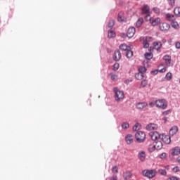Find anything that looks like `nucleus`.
Instances as JSON below:
<instances>
[{"instance_id":"1","label":"nucleus","mask_w":180,"mask_h":180,"mask_svg":"<svg viewBox=\"0 0 180 180\" xmlns=\"http://www.w3.org/2000/svg\"><path fill=\"white\" fill-rule=\"evenodd\" d=\"M145 20H146V22H149L153 26H158V25L161 23V18L159 17H151L150 15H147L145 17Z\"/></svg>"},{"instance_id":"2","label":"nucleus","mask_w":180,"mask_h":180,"mask_svg":"<svg viewBox=\"0 0 180 180\" xmlns=\"http://www.w3.org/2000/svg\"><path fill=\"white\" fill-rule=\"evenodd\" d=\"M143 175L146 176V178H149V179H153L157 175V170L155 169H145L143 171Z\"/></svg>"},{"instance_id":"3","label":"nucleus","mask_w":180,"mask_h":180,"mask_svg":"<svg viewBox=\"0 0 180 180\" xmlns=\"http://www.w3.org/2000/svg\"><path fill=\"white\" fill-rule=\"evenodd\" d=\"M156 108L159 109H162L163 110L167 109V106H168V103L165 99H159L155 101Z\"/></svg>"},{"instance_id":"4","label":"nucleus","mask_w":180,"mask_h":180,"mask_svg":"<svg viewBox=\"0 0 180 180\" xmlns=\"http://www.w3.org/2000/svg\"><path fill=\"white\" fill-rule=\"evenodd\" d=\"M114 92L115 94V101H117V102L122 101V99L124 98V93L117 89V88H114Z\"/></svg>"},{"instance_id":"5","label":"nucleus","mask_w":180,"mask_h":180,"mask_svg":"<svg viewBox=\"0 0 180 180\" xmlns=\"http://www.w3.org/2000/svg\"><path fill=\"white\" fill-rule=\"evenodd\" d=\"M135 139L138 143H143L146 140V134L143 131H138L135 134Z\"/></svg>"},{"instance_id":"6","label":"nucleus","mask_w":180,"mask_h":180,"mask_svg":"<svg viewBox=\"0 0 180 180\" xmlns=\"http://www.w3.org/2000/svg\"><path fill=\"white\" fill-rule=\"evenodd\" d=\"M169 24L167 22H161L159 25V29L161 32H168V30H169Z\"/></svg>"},{"instance_id":"7","label":"nucleus","mask_w":180,"mask_h":180,"mask_svg":"<svg viewBox=\"0 0 180 180\" xmlns=\"http://www.w3.org/2000/svg\"><path fill=\"white\" fill-rule=\"evenodd\" d=\"M160 140H162L165 144H169V143H171V137L168 135L161 134Z\"/></svg>"},{"instance_id":"8","label":"nucleus","mask_w":180,"mask_h":180,"mask_svg":"<svg viewBox=\"0 0 180 180\" xmlns=\"http://www.w3.org/2000/svg\"><path fill=\"white\" fill-rule=\"evenodd\" d=\"M149 136L153 141H155V140H158V139H161V135H160V134H158V132L157 131L150 132Z\"/></svg>"},{"instance_id":"9","label":"nucleus","mask_w":180,"mask_h":180,"mask_svg":"<svg viewBox=\"0 0 180 180\" xmlns=\"http://www.w3.org/2000/svg\"><path fill=\"white\" fill-rule=\"evenodd\" d=\"M136 34V28L131 27L128 29L127 32V36L129 39H131L133 36Z\"/></svg>"},{"instance_id":"10","label":"nucleus","mask_w":180,"mask_h":180,"mask_svg":"<svg viewBox=\"0 0 180 180\" xmlns=\"http://www.w3.org/2000/svg\"><path fill=\"white\" fill-rule=\"evenodd\" d=\"M163 60L165 61V65L167 67H171V63L172 62V59L170 56L165 55L163 57Z\"/></svg>"},{"instance_id":"11","label":"nucleus","mask_w":180,"mask_h":180,"mask_svg":"<svg viewBox=\"0 0 180 180\" xmlns=\"http://www.w3.org/2000/svg\"><path fill=\"white\" fill-rule=\"evenodd\" d=\"M147 106H148V103L146 102L138 103L136 104V108L139 110H143V109H144V108H147Z\"/></svg>"},{"instance_id":"12","label":"nucleus","mask_w":180,"mask_h":180,"mask_svg":"<svg viewBox=\"0 0 180 180\" xmlns=\"http://www.w3.org/2000/svg\"><path fill=\"white\" fill-rule=\"evenodd\" d=\"M121 58H122V53H120V51L119 50L115 51L114 53L115 61H120Z\"/></svg>"},{"instance_id":"13","label":"nucleus","mask_w":180,"mask_h":180,"mask_svg":"<svg viewBox=\"0 0 180 180\" xmlns=\"http://www.w3.org/2000/svg\"><path fill=\"white\" fill-rule=\"evenodd\" d=\"M158 129V125L156 124H149L146 126V129L151 131V130H157Z\"/></svg>"},{"instance_id":"14","label":"nucleus","mask_w":180,"mask_h":180,"mask_svg":"<svg viewBox=\"0 0 180 180\" xmlns=\"http://www.w3.org/2000/svg\"><path fill=\"white\" fill-rule=\"evenodd\" d=\"M178 133V127L174 126L169 130V136H175Z\"/></svg>"},{"instance_id":"15","label":"nucleus","mask_w":180,"mask_h":180,"mask_svg":"<svg viewBox=\"0 0 180 180\" xmlns=\"http://www.w3.org/2000/svg\"><path fill=\"white\" fill-rule=\"evenodd\" d=\"M120 49L122 51H127L128 50H131V46H127L126 44H122L120 46Z\"/></svg>"},{"instance_id":"16","label":"nucleus","mask_w":180,"mask_h":180,"mask_svg":"<svg viewBox=\"0 0 180 180\" xmlns=\"http://www.w3.org/2000/svg\"><path fill=\"white\" fill-rule=\"evenodd\" d=\"M138 158L140 161H146V152L141 151L138 153Z\"/></svg>"},{"instance_id":"17","label":"nucleus","mask_w":180,"mask_h":180,"mask_svg":"<svg viewBox=\"0 0 180 180\" xmlns=\"http://www.w3.org/2000/svg\"><path fill=\"white\" fill-rule=\"evenodd\" d=\"M142 13L143 15H150V8L148 7V6L146 5L143 6Z\"/></svg>"},{"instance_id":"18","label":"nucleus","mask_w":180,"mask_h":180,"mask_svg":"<svg viewBox=\"0 0 180 180\" xmlns=\"http://www.w3.org/2000/svg\"><path fill=\"white\" fill-rule=\"evenodd\" d=\"M125 140L127 144H131V143H133V141H134V137L132 136L131 134H128L125 137Z\"/></svg>"},{"instance_id":"19","label":"nucleus","mask_w":180,"mask_h":180,"mask_svg":"<svg viewBox=\"0 0 180 180\" xmlns=\"http://www.w3.org/2000/svg\"><path fill=\"white\" fill-rule=\"evenodd\" d=\"M153 147L155 150H161V148H162V142L156 141Z\"/></svg>"},{"instance_id":"20","label":"nucleus","mask_w":180,"mask_h":180,"mask_svg":"<svg viewBox=\"0 0 180 180\" xmlns=\"http://www.w3.org/2000/svg\"><path fill=\"white\" fill-rule=\"evenodd\" d=\"M172 155H179L180 154V148L179 147H175L172 149Z\"/></svg>"},{"instance_id":"21","label":"nucleus","mask_w":180,"mask_h":180,"mask_svg":"<svg viewBox=\"0 0 180 180\" xmlns=\"http://www.w3.org/2000/svg\"><path fill=\"white\" fill-rule=\"evenodd\" d=\"M166 19L169 22H174V20H175V16H174L172 14L167 13L166 14Z\"/></svg>"},{"instance_id":"22","label":"nucleus","mask_w":180,"mask_h":180,"mask_svg":"<svg viewBox=\"0 0 180 180\" xmlns=\"http://www.w3.org/2000/svg\"><path fill=\"white\" fill-rule=\"evenodd\" d=\"M153 46L155 50H160V49H161L162 46V44L160 41H155L153 43Z\"/></svg>"},{"instance_id":"23","label":"nucleus","mask_w":180,"mask_h":180,"mask_svg":"<svg viewBox=\"0 0 180 180\" xmlns=\"http://www.w3.org/2000/svg\"><path fill=\"white\" fill-rule=\"evenodd\" d=\"M114 37H116V33L112 30H110L108 31V38L113 39Z\"/></svg>"},{"instance_id":"24","label":"nucleus","mask_w":180,"mask_h":180,"mask_svg":"<svg viewBox=\"0 0 180 180\" xmlns=\"http://www.w3.org/2000/svg\"><path fill=\"white\" fill-rule=\"evenodd\" d=\"M126 57L127 58H131L133 57V52L131 51V49H129L128 51H127Z\"/></svg>"},{"instance_id":"25","label":"nucleus","mask_w":180,"mask_h":180,"mask_svg":"<svg viewBox=\"0 0 180 180\" xmlns=\"http://www.w3.org/2000/svg\"><path fill=\"white\" fill-rule=\"evenodd\" d=\"M135 78L136 79H141L142 78H144V74L140 73V72H139L135 75Z\"/></svg>"},{"instance_id":"26","label":"nucleus","mask_w":180,"mask_h":180,"mask_svg":"<svg viewBox=\"0 0 180 180\" xmlns=\"http://www.w3.org/2000/svg\"><path fill=\"white\" fill-rule=\"evenodd\" d=\"M124 178L125 180L130 179L131 178V174L130 172H127L124 174Z\"/></svg>"},{"instance_id":"27","label":"nucleus","mask_w":180,"mask_h":180,"mask_svg":"<svg viewBox=\"0 0 180 180\" xmlns=\"http://www.w3.org/2000/svg\"><path fill=\"white\" fill-rule=\"evenodd\" d=\"M143 22H144V20L143 18H139L136 22V27H140L141 25H143Z\"/></svg>"},{"instance_id":"28","label":"nucleus","mask_w":180,"mask_h":180,"mask_svg":"<svg viewBox=\"0 0 180 180\" xmlns=\"http://www.w3.org/2000/svg\"><path fill=\"white\" fill-rule=\"evenodd\" d=\"M174 13L176 16H180V7H176L174 10Z\"/></svg>"},{"instance_id":"29","label":"nucleus","mask_w":180,"mask_h":180,"mask_svg":"<svg viewBox=\"0 0 180 180\" xmlns=\"http://www.w3.org/2000/svg\"><path fill=\"white\" fill-rule=\"evenodd\" d=\"M122 15H123V13H120L118 14V18H117L118 22H124V18L122 16Z\"/></svg>"},{"instance_id":"30","label":"nucleus","mask_w":180,"mask_h":180,"mask_svg":"<svg viewBox=\"0 0 180 180\" xmlns=\"http://www.w3.org/2000/svg\"><path fill=\"white\" fill-rule=\"evenodd\" d=\"M148 39H150V37H147L146 39L143 41L144 49H148L150 47V44L147 41Z\"/></svg>"},{"instance_id":"31","label":"nucleus","mask_w":180,"mask_h":180,"mask_svg":"<svg viewBox=\"0 0 180 180\" xmlns=\"http://www.w3.org/2000/svg\"><path fill=\"white\" fill-rule=\"evenodd\" d=\"M161 67H163L162 68H161ZM165 71H167V68L164 67V65H159V72H165Z\"/></svg>"},{"instance_id":"32","label":"nucleus","mask_w":180,"mask_h":180,"mask_svg":"<svg viewBox=\"0 0 180 180\" xmlns=\"http://www.w3.org/2000/svg\"><path fill=\"white\" fill-rule=\"evenodd\" d=\"M172 26L174 29H178V27H179V25L178 24V22H176L175 20L172 22Z\"/></svg>"},{"instance_id":"33","label":"nucleus","mask_w":180,"mask_h":180,"mask_svg":"<svg viewBox=\"0 0 180 180\" xmlns=\"http://www.w3.org/2000/svg\"><path fill=\"white\" fill-rule=\"evenodd\" d=\"M165 79L167 81H171L172 79V73L168 72L165 76Z\"/></svg>"},{"instance_id":"34","label":"nucleus","mask_w":180,"mask_h":180,"mask_svg":"<svg viewBox=\"0 0 180 180\" xmlns=\"http://www.w3.org/2000/svg\"><path fill=\"white\" fill-rule=\"evenodd\" d=\"M110 77L112 81H116L117 79V75L114 73H110Z\"/></svg>"},{"instance_id":"35","label":"nucleus","mask_w":180,"mask_h":180,"mask_svg":"<svg viewBox=\"0 0 180 180\" xmlns=\"http://www.w3.org/2000/svg\"><path fill=\"white\" fill-rule=\"evenodd\" d=\"M141 126L140 125V124L136 123L134 127H133V130L134 131H139V129H141Z\"/></svg>"},{"instance_id":"36","label":"nucleus","mask_w":180,"mask_h":180,"mask_svg":"<svg viewBox=\"0 0 180 180\" xmlns=\"http://www.w3.org/2000/svg\"><path fill=\"white\" fill-rule=\"evenodd\" d=\"M145 58H146V60H151V58H153V54L151 53H145Z\"/></svg>"},{"instance_id":"37","label":"nucleus","mask_w":180,"mask_h":180,"mask_svg":"<svg viewBox=\"0 0 180 180\" xmlns=\"http://www.w3.org/2000/svg\"><path fill=\"white\" fill-rule=\"evenodd\" d=\"M146 71H147V69L146 68V67H140L139 68V72H140L141 74L144 75V72H146Z\"/></svg>"},{"instance_id":"38","label":"nucleus","mask_w":180,"mask_h":180,"mask_svg":"<svg viewBox=\"0 0 180 180\" xmlns=\"http://www.w3.org/2000/svg\"><path fill=\"white\" fill-rule=\"evenodd\" d=\"M158 172H159V174H160V175H163V176H165V175H167V171H165V169H160L158 170Z\"/></svg>"},{"instance_id":"39","label":"nucleus","mask_w":180,"mask_h":180,"mask_svg":"<svg viewBox=\"0 0 180 180\" xmlns=\"http://www.w3.org/2000/svg\"><path fill=\"white\" fill-rule=\"evenodd\" d=\"M108 27H112L113 26H115V20H110L108 22Z\"/></svg>"},{"instance_id":"40","label":"nucleus","mask_w":180,"mask_h":180,"mask_svg":"<svg viewBox=\"0 0 180 180\" xmlns=\"http://www.w3.org/2000/svg\"><path fill=\"white\" fill-rule=\"evenodd\" d=\"M120 67V65H119V63H115L113 65V70L117 71V70H119Z\"/></svg>"},{"instance_id":"41","label":"nucleus","mask_w":180,"mask_h":180,"mask_svg":"<svg viewBox=\"0 0 180 180\" xmlns=\"http://www.w3.org/2000/svg\"><path fill=\"white\" fill-rule=\"evenodd\" d=\"M147 80L146 79H143L141 81V86H142V88H144V86H147Z\"/></svg>"},{"instance_id":"42","label":"nucleus","mask_w":180,"mask_h":180,"mask_svg":"<svg viewBox=\"0 0 180 180\" xmlns=\"http://www.w3.org/2000/svg\"><path fill=\"white\" fill-rule=\"evenodd\" d=\"M129 127L130 125H129V123L127 122H123L122 124V129H129Z\"/></svg>"},{"instance_id":"43","label":"nucleus","mask_w":180,"mask_h":180,"mask_svg":"<svg viewBox=\"0 0 180 180\" xmlns=\"http://www.w3.org/2000/svg\"><path fill=\"white\" fill-rule=\"evenodd\" d=\"M112 172L114 173V174H117V172H119V170L117 169V166H114L112 169Z\"/></svg>"},{"instance_id":"44","label":"nucleus","mask_w":180,"mask_h":180,"mask_svg":"<svg viewBox=\"0 0 180 180\" xmlns=\"http://www.w3.org/2000/svg\"><path fill=\"white\" fill-rule=\"evenodd\" d=\"M160 158H161L162 160H164V158H167V153H162V154H160Z\"/></svg>"},{"instance_id":"45","label":"nucleus","mask_w":180,"mask_h":180,"mask_svg":"<svg viewBox=\"0 0 180 180\" xmlns=\"http://www.w3.org/2000/svg\"><path fill=\"white\" fill-rule=\"evenodd\" d=\"M169 4L171 5V6H174L175 5V0H167Z\"/></svg>"},{"instance_id":"46","label":"nucleus","mask_w":180,"mask_h":180,"mask_svg":"<svg viewBox=\"0 0 180 180\" xmlns=\"http://www.w3.org/2000/svg\"><path fill=\"white\" fill-rule=\"evenodd\" d=\"M153 11L155 13H160V8L155 7L153 8Z\"/></svg>"},{"instance_id":"47","label":"nucleus","mask_w":180,"mask_h":180,"mask_svg":"<svg viewBox=\"0 0 180 180\" xmlns=\"http://www.w3.org/2000/svg\"><path fill=\"white\" fill-rule=\"evenodd\" d=\"M167 180H179V178H177L176 176H172L168 178Z\"/></svg>"},{"instance_id":"48","label":"nucleus","mask_w":180,"mask_h":180,"mask_svg":"<svg viewBox=\"0 0 180 180\" xmlns=\"http://www.w3.org/2000/svg\"><path fill=\"white\" fill-rule=\"evenodd\" d=\"M169 113H171V110H166L163 112V115H165V116H167V115H169Z\"/></svg>"},{"instance_id":"49","label":"nucleus","mask_w":180,"mask_h":180,"mask_svg":"<svg viewBox=\"0 0 180 180\" xmlns=\"http://www.w3.org/2000/svg\"><path fill=\"white\" fill-rule=\"evenodd\" d=\"M173 171L174 172H179V168L178 167H174Z\"/></svg>"},{"instance_id":"50","label":"nucleus","mask_w":180,"mask_h":180,"mask_svg":"<svg viewBox=\"0 0 180 180\" xmlns=\"http://www.w3.org/2000/svg\"><path fill=\"white\" fill-rule=\"evenodd\" d=\"M149 106H150V108H154V106H155V103L154 102L149 103Z\"/></svg>"},{"instance_id":"51","label":"nucleus","mask_w":180,"mask_h":180,"mask_svg":"<svg viewBox=\"0 0 180 180\" xmlns=\"http://www.w3.org/2000/svg\"><path fill=\"white\" fill-rule=\"evenodd\" d=\"M151 74H154V75H157V74H158V70H153L151 71Z\"/></svg>"},{"instance_id":"52","label":"nucleus","mask_w":180,"mask_h":180,"mask_svg":"<svg viewBox=\"0 0 180 180\" xmlns=\"http://www.w3.org/2000/svg\"><path fill=\"white\" fill-rule=\"evenodd\" d=\"M175 46L176 49H180V42H176Z\"/></svg>"},{"instance_id":"53","label":"nucleus","mask_w":180,"mask_h":180,"mask_svg":"<svg viewBox=\"0 0 180 180\" xmlns=\"http://www.w3.org/2000/svg\"><path fill=\"white\" fill-rule=\"evenodd\" d=\"M110 180H117V176L116 175L112 176V178H111Z\"/></svg>"},{"instance_id":"54","label":"nucleus","mask_w":180,"mask_h":180,"mask_svg":"<svg viewBox=\"0 0 180 180\" xmlns=\"http://www.w3.org/2000/svg\"><path fill=\"white\" fill-rule=\"evenodd\" d=\"M121 37H122V39H124V37H126V34L124 33L121 34Z\"/></svg>"},{"instance_id":"55","label":"nucleus","mask_w":180,"mask_h":180,"mask_svg":"<svg viewBox=\"0 0 180 180\" xmlns=\"http://www.w3.org/2000/svg\"><path fill=\"white\" fill-rule=\"evenodd\" d=\"M177 162H180V156H179V157L177 158Z\"/></svg>"},{"instance_id":"56","label":"nucleus","mask_w":180,"mask_h":180,"mask_svg":"<svg viewBox=\"0 0 180 180\" xmlns=\"http://www.w3.org/2000/svg\"><path fill=\"white\" fill-rule=\"evenodd\" d=\"M165 168L166 169H169V166H167Z\"/></svg>"},{"instance_id":"57","label":"nucleus","mask_w":180,"mask_h":180,"mask_svg":"<svg viewBox=\"0 0 180 180\" xmlns=\"http://www.w3.org/2000/svg\"><path fill=\"white\" fill-rule=\"evenodd\" d=\"M179 84H180V79H179Z\"/></svg>"}]
</instances>
